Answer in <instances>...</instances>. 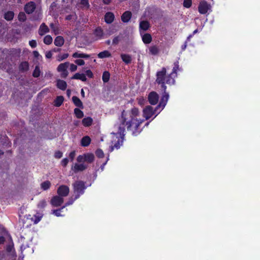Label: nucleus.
<instances>
[{"mask_svg":"<svg viewBox=\"0 0 260 260\" xmlns=\"http://www.w3.org/2000/svg\"><path fill=\"white\" fill-rule=\"evenodd\" d=\"M75 62L78 66H83L85 64V61L83 59H76Z\"/></svg>","mask_w":260,"mask_h":260,"instance_id":"obj_53","label":"nucleus"},{"mask_svg":"<svg viewBox=\"0 0 260 260\" xmlns=\"http://www.w3.org/2000/svg\"><path fill=\"white\" fill-rule=\"evenodd\" d=\"M120 41V37L119 36H116L114 38L112 41V44L113 45H117L119 43V42Z\"/></svg>","mask_w":260,"mask_h":260,"instance_id":"obj_51","label":"nucleus"},{"mask_svg":"<svg viewBox=\"0 0 260 260\" xmlns=\"http://www.w3.org/2000/svg\"><path fill=\"white\" fill-rule=\"evenodd\" d=\"M149 51V53L153 55H156L159 53V49L156 45L150 46Z\"/></svg>","mask_w":260,"mask_h":260,"instance_id":"obj_32","label":"nucleus"},{"mask_svg":"<svg viewBox=\"0 0 260 260\" xmlns=\"http://www.w3.org/2000/svg\"><path fill=\"white\" fill-rule=\"evenodd\" d=\"M115 18V16L112 12H107L104 17L105 21L107 24L112 23Z\"/></svg>","mask_w":260,"mask_h":260,"instance_id":"obj_13","label":"nucleus"},{"mask_svg":"<svg viewBox=\"0 0 260 260\" xmlns=\"http://www.w3.org/2000/svg\"><path fill=\"white\" fill-rule=\"evenodd\" d=\"M69 162V159L67 158H63L61 161V165L63 167H66Z\"/></svg>","mask_w":260,"mask_h":260,"instance_id":"obj_52","label":"nucleus"},{"mask_svg":"<svg viewBox=\"0 0 260 260\" xmlns=\"http://www.w3.org/2000/svg\"><path fill=\"white\" fill-rule=\"evenodd\" d=\"M93 34L96 37V40L102 39L104 35L103 30L101 27H98L94 29Z\"/></svg>","mask_w":260,"mask_h":260,"instance_id":"obj_14","label":"nucleus"},{"mask_svg":"<svg viewBox=\"0 0 260 260\" xmlns=\"http://www.w3.org/2000/svg\"><path fill=\"white\" fill-rule=\"evenodd\" d=\"M42 215L38 214L35 215L31 219L34 221V223H38L42 219Z\"/></svg>","mask_w":260,"mask_h":260,"instance_id":"obj_39","label":"nucleus"},{"mask_svg":"<svg viewBox=\"0 0 260 260\" xmlns=\"http://www.w3.org/2000/svg\"><path fill=\"white\" fill-rule=\"evenodd\" d=\"M47 205L46 202L45 200H42L39 202L38 204V208L39 209H44Z\"/></svg>","mask_w":260,"mask_h":260,"instance_id":"obj_44","label":"nucleus"},{"mask_svg":"<svg viewBox=\"0 0 260 260\" xmlns=\"http://www.w3.org/2000/svg\"><path fill=\"white\" fill-rule=\"evenodd\" d=\"M74 114L77 118H82L84 116L83 111L77 108L74 109Z\"/></svg>","mask_w":260,"mask_h":260,"instance_id":"obj_37","label":"nucleus"},{"mask_svg":"<svg viewBox=\"0 0 260 260\" xmlns=\"http://www.w3.org/2000/svg\"><path fill=\"white\" fill-rule=\"evenodd\" d=\"M159 100V95L155 91L150 92L148 96V101L152 105H156Z\"/></svg>","mask_w":260,"mask_h":260,"instance_id":"obj_9","label":"nucleus"},{"mask_svg":"<svg viewBox=\"0 0 260 260\" xmlns=\"http://www.w3.org/2000/svg\"><path fill=\"white\" fill-rule=\"evenodd\" d=\"M132 17V12L129 11H126L121 16V19L123 22L127 23L129 21Z\"/></svg>","mask_w":260,"mask_h":260,"instance_id":"obj_12","label":"nucleus"},{"mask_svg":"<svg viewBox=\"0 0 260 260\" xmlns=\"http://www.w3.org/2000/svg\"><path fill=\"white\" fill-rule=\"evenodd\" d=\"M56 86L60 90H65L67 87V84L64 80L58 79L57 80Z\"/></svg>","mask_w":260,"mask_h":260,"instance_id":"obj_16","label":"nucleus"},{"mask_svg":"<svg viewBox=\"0 0 260 260\" xmlns=\"http://www.w3.org/2000/svg\"><path fill=\"white\" fill-rule=\"evenodd\" d=\"M64 98L62 95L57 96L54 101V105L56 107H60L63 103Z\"/></svg>","mask_w":260,"mask_h":260,"instance_id":"obj_26","label":"nucleus"},{"mask_svg":"<svg viewBox=\"0 0 260 260\" xmlns=\"http://www.w3.org/2000/svg\"><path fill=\"white\" fill-rule=\"evenodd\" d=\"M33 55L35 57L37 58L39 56V53L37 51H34Z\"/></svg>","mask_w":260,"mask_h":260,"instance_id":"obj_62","label":"nucleus"},{"mask_svg":"<svg viewBox=\"0 0 260 260\" xmlns=\"http://www.w3.org/2000/svg\"><path fill=\"white\" fill-rule=\"evenodd\" d=\"M90 56L89 54L82 53H81V57H80V58H89L90 57Z\"/></svg>","mask_w":260,"mask_h":260,"instance_id":"obj_58","label":"nucleus"},{"mask_svg":"<svg viewBox=\"0 0 260 260\" xmlns=\"http://www.w3.org/2000/svg\"><path fill=\"white\" fill-rule=\"evenodd\" d=\"M87 166L83 164H75L73 170L75 172H77L79 171H83L85 170L87 168Z\"/></svg>","mask_w":260,"mask_h":260,"instance_id":"obj_18","label":"nucleus"},{"mask_svg":"<svg viewBox=\"0 0 260 260\" xmlns=\"http://www.w3.org/2000/svg\"><path fill=\"white\" fill-rule=\"evenodd\" d=\"M0 143L4 146H8V147H10L11 146V142L9 141L8 137L7 136H1V138H0Z\"/></svg>","mask_w":260,"mask_h":260,"instance_id":"obj_23","label":"nucleus"},{"mask_svg":"<svg viewBox=\"0 0 260 260\" xmlns=\"http://www.w3.org/2000/svg\"><path fill=\"white\" fill-rule=\"evenodd\" d=\"M74 192L76 194L75 199H78L80 195L83 194L86 188L85 183L82 181H77L73 185Z\"/></svg>","mask_w":260,"mask_h":260,"instance_id":"obj_5","label":"nucleus"},{"mask_svg":"<svg viewBox=\"0 0 260 260\" xmlns=\"http://www.w3.org/2000/svg\"><path fill=\"white\" fill-rule=\"evenodd\" d=\"M14 16V12L13 11H9L5 13L4 15V18L8 21H11L13 19Z\"/></svg>","mask_w":260,"mask_h":260,"instance_id":"obj_33","label":"nucleus"},{"mask_svg":"<svg viewBox=\"0 0 260 260\" xmlns=\"http://www.w3.org/2000/svg\"><path fill=\"white\" fill-rule=\"evenodd\" d=\"M91 143V139L88 136L83 137L81 140V145L83 147L88 146Z\"/></svg>","mask_w":260,"mask_h":260,"instance_id":"obj_17","label":"nucleus"},{"mask_svg":"<svg viewBox=\"0 0 260 260\" xmlns=\"http://www.w3.org/2000/svg\"><path fill=\"white\" fill-rule=\"evenodd\" d=\"M98 57L99 58H101V59L104 58H107V57H111V54L109 51L104 50L103 51L100 52L98 54Z\"/></svg>","mask_w":260,"mask_h":260,"instance_id":"obj_28","label":"nucleus"},{"mask_svg":"<svg viewBox=\"0 0 260 260\" xmlns=\"http://www.w3.org/2000/svg\"><path fill=\"white\" fill-rule=\"evenodd\" d=\"M73 57L74 58H80L81 57V53H79L77 52H75L72 55Z\"/></svg>","mask_w":260,"mask_h":260,"instance_id":"obj_59","label":"nucleus"},{"mask_svg":"<svg viewBox=\"0 0 260 260\" xmlns=\"http://www.w3.org/2000/svg\"><path fill=\"white\" fill-rule=\"evenodd\" d=\"M211 6L206 1H202L198 6L199 12L201 14H205L210 9Z\"/></svg>","mask_w":260,"mask_h":260,"instance_id":"obj_7","label":"nucleus"},{"mask_svg":"<svg viewBox=\"0 0 260 260\" xmlns=\"http://www.w3.org/2000/svg\"><path fill=\"white\" fill-rule=\"evenodd\" d=\"M29 45L30 46L31 48H34L37 47V43L36 40H32L31 41H29Z\"/></svg>","mask_w":260,"mask_h":260,"instance_id":"obj_49","label":"nucleus"},{"mask_svg":"<svg viewBox=\"0 0 260 260\" xmlns=\"http://www.w3.org/2000/svg\"><path fill=\"white\" fill-rule=\"evenodd\" d=\"M53 41L52 38L50 35L46 36L44 38V43L46 45H50Z\"/></svg>","mask_w":260,"mask_h":260,"instance_id":"obj_41","label":"nucleus"},{"mask_svg":"<svg viewBox=\"0 0 260 260\" xmlns=\"http://www.w3.org/2000/svg\"><path fill=\"white\" fill-rule=\"evenodd\" d=\"M77 160L78 162H85V155H79L77 158Z\"/></svg>","mask_w":260,"mask_h":260,"instance_id":"obj_46","label":"nucleus"},{"mask_svg":"<svg viewBox=\"0 0 260 260\" xmlns=\"http://www.w3.org/2000/svg\"><path fill=\"white\" fill-rule=\"evenodd\" d=\"M68 56H69L68 53H64L62 55H60L58 56V57H59L58 60L59 61L63 60L66 59L67 58H68Z\"/></svg>","mask_w":260,"mask_h":260,"instance_id":"obj_47","label":"nucleus"},{"mask_svg":"<svg viewBox=\"0 0 260 260\" xmlns=\"http://www.w3.org/2000/svg\"><path fill=\"white\" fill-rule=\"evenodd\" d=\"M69 66V62H68L60 63L57 67V70L59 72L67 71Z\"/></svg>","mask_w":260,"mask_h":260,"instance_id":"obj_27","label":"nucleus"},{"mask_svg":"<svg viewBox=\"0 0 260 260\" xmlns=\"http://www.w3.org/2000/svg\"><path fill=\"white\" fill-rule=\"evenodd\" d=\"M120 57L122 61L126 64H128L131 63L132 59L130 55L126 54H121Z\"/></svg>","mask_w":260,"mask_h":260,"instance_id":"obj_24","label":"nucleus"},{"mask_svg":"<svg viewBox=\"0 0 260 260\" xmlns=\"http://www.w3.org/2000/svg\"><path fill=\"white\" fill-rule=\"evenodd\" d=\"M77 69V66L74 64H70V70L71 72H75Z\"/></svg>","mask_w":260,"mask_h":260,"instance_id":"obj_55","label":"nucleus"},{"mask_svg":"<svg viewBox=\"0 0 260 260\" xmlns=\"http://www.w3.org/2000/svg\"><path fill=\"white\" fill-rule=\"evenodd\" d=\"M79 4L81 5V8L88 9L90 7L88 0H80Z\"/></svg>","mask_w":260,"mask_h":260,"instance_id":"obj_36","label":"nucleus"},{"mask_svg":"<svg viewBox=\"0 0 260 260\" xmlns=\"http://www.w3.org/2000/svg\"><path fill=\"white\" fill-rule=\"evenodd\" d=\"M57 6V4L56 3V2H53L52 3H51L50 6V8L52 10H53V9L54 8H55Z\"/></svg>","mask_w":260,"mask_h":260,"instance_id":"obj_61","label":"nucleus"},{"mask_svg":"<svg viewBox=\"0 0 260 260\" xmlns=\"http://www.w3.org/2000/svg\"><path fill=\"white\" fill-rule=\"evenodd\" d=\"M111 0H103V2L105 5H109L110 4Z\"/></svg>","mask_w":260,"mask_h":260,"instance_id":"obj_64","label":"nucleus"},{"mask_svg":"<svg viewBox=\"0 0 260 260\" xmlns=\"http://www.w3.org/2000/svg\"><path fill=\"white\" fill-rule=\"evenodd\" d=\"M142 41L144 44H149L152 41V37L149 34H145L142 37Z\"/></svg>","mask_w":260,"mask_h":260,"instance_id":"obj_31","label":"nucleus"},{"mask_svg":"<svg viewBox=\"0 0 260 260\" xmlns=\"http://www.w3.org/2000/svg\"><path fill=\"white\" fill-rule=\"evenodd\" d=\"M41 71L39 66L35 67V70L32 73V76L35 78H38L40 75Z\"/></svg>","mask_w":260,"mask_h":260,"instance_id":"obj_40","label":"nucleus"},{"mask_svg":"<svg viewBox=\"0 0 260 260\" xmlns=\"http://www.w3.org/2000/svg\"><path fill=\"white\" fill-rule=\"evenodd\" d=\"M70 189L68 186L62 185H60L57 189V193L58 196L61 197H66L69 194Z\"/></svg>","mask_w":260,"mask_h":260,"instance_id":"obj_11","label":"nucleus"},{"mask_svg":"<svg viewBox=\"0 0 260 260\" xmlns=\"http://www.w3.org/2000/svg\"><path fill=\"white\" fill-rule=\"evenodd\" d=\"M192 5V0H184L183 5L185 8H189Z\"/></svg>","mask_w":260,"mask_h":260,"instance_id":"obj_45","label":"nucleus"},{"mask_svg":"<svg viewBox=\"0 0 260 260\" xmlns=\"http://www.w3.org/2000/svg\"><path fill=\"white\" fill-rule=\"evenodd\" d=\"M65 208V206H62L61 208L55 210H53L52 213L54 214L55 216L57 217L61 216L62 215L61 214V212L63 209Z\"/></svg>","mask_w":260,"mask_h":260,"instance_id":"obj_42","label":"nucleus"},{"mask_svg":"<svg viewBox=\"0 0 260 260\" xmlns=\"http://www.w3.org/2000/svg\"><path fill=\"white\" fill-rule=\"evenodd\" d=\"M68 74H69V73L67 70L65 71L61 72V77L62 78H66L68 76Z\"/></svg>","mask_w":260,"mask_h":260,"instance_id":"obj_56","label":"nucleus"},{"mask_svg":"<svg viewBox=\"0 0 260 260\" xmlns=\"http://www.w3.org/2000/svg\"><path fill=\"white\" fill-rule=\"evenodd\" d=\"M181 69L179 68V61L178 60L174 62V67L171 73L167 74V69L165 67L161 68V70L158 71L156 73V78H158V75L164 74V80L166 81L167 84L170 86L175 84V78L177 77V72L180 71Z\"/></svg>","mask_w":260,"mask_h":260,"instance_id":"obj_2","label":"nucleus"},{"mask_svg":"<svg viewBox=\"0 0 260 260\" xmlns=\"http://www.w3.org/2000/svg\"><path fill=\"white\" fill-rule=\"evenodd\" d=\"M5 241L6 240L4 236H0V244H3L5 243Z\"/></svg>","mask_w":260,"mask_h":260,"instance_id":"obj_60","label":"nucleus"},{"mask_svg":"<svg viewBox=\"0 0 260 260\" xmlns=\"http://www.w3.org/2000/svg\"><path fill=\"white\" fill-rule=\"evenodd\" d=\"M123 112L125 113L126 121L130 122L131 123V130H132L133 126L134 125V129L133 130V134L137 135V134L140 133V131H139L138 129L142 121H139L137 120V119L135 118V117L137 116L139 114V109L135 107L131 109L130 115L131 118L129 120H127L128 118L127 117V112H125L124 110H123V111L122 112L121 116L122 115Z\"/></svg>","mask_w":260,"mask_h":260,"instance_id":"obj_4","label":"nucleus"},{"mask_svg":"<svg viewBox=\"0 0 260 260\" xmlns=\"http://www.w3.org/2000/svg\"><path fill=\"white\" fill-rule=\"evenodd\" d=\"M110 74L108 71H104L102 75V80L104 83H107L110 79Z\"/></svg>","mask_w":260,"mask_h":260,"instance_id":"obj_35","label":"nucleus"},{"mask_svg":"<svg viewBox=\"0 0 260 260\" xmlns=\"http://www.w3.org/2000/svg\"><path fill=\"white\" fill-rule=\"evenodd\" d=\"M186 47H187V41H185L184 44L183 45H182V46H181L182 50H184L186 49Z\"/></svg>","mask_w":260,"mask_h":260,"instance_id":"obj_63","label":"nucleus"},{"mask_svg":"<svg viewBox=\"0 0 260 260\" xmlns=\"http://www.w3.org/2000/svg\"><path fill=\"white\" fill-rule=\"evenodd\" d=\"M62 156V153L60 151H56L54 153V157L56 158H60Z\"/></svg>","mask_w":260,"mask_h":260,"instance_id":"obj_48","label":"nucleus"},{"mask_svg":"<svg viewBox=\"0 0 260 260\" xmlns=\"http://www.w3.org/2000/svg\"><path fill=\"white\" fill-rule=\"evenodd\" d=\"M29 69V63L27 61L21 62L19 66V70L21 72L27 71Z\"/></svg>","mask_w":260,"mask_h":260,"instance_id":"obj_20","label":"nucleus"},{"mask_svg":"<svg viewBox=\"0 0 260 260\" xmlns=\"http://www.w3.org/2000/svg\"><path fill=\"white\" fill-rule=\"evenodd\" d=\"M63 203V199L59 196H54L50 201V204L53 207L60 206Z\"/></svg>","mask_w":260,"mask_h":260,"instance_id":"obj_10","label":"nucleus"},{"mask_svg":"<svg viewBox=\"0 0 260 260\" xmlns=\"http://www.w3.org/2000/svg\"><path fill=\"white\" fill-rule=\"evenodd\" d=\"M164 74L160 75V74L158 75V78H156L155 82L158 84L160 85L162 93V96L160 102L159 104L157 105V108H161V110H162L164 107H165L169 98V93L167 92V86L166 84L167 82H166L165 80H164Z\"/></svg>","mask_w":260,"mask_h":260,"instance_id":"obj_3","label":"nucleus"},{"mask_svg":"<svg viewBox=\"0 0 260 260\" xmlns=\"http://www.w3.org/2000/svg\"><path fill=\"white\" fill-rule=\"evenodd\" d=\"M49 31V29L48 27L44 23H43L40 26L39 29V34L40 36H43Z\"/></svg>","mask_w":260,"mask_h":260,"instance_id":"obj_15","label":"nucleus"},{"mask_svg":"<svg viewBox=\"0 0 260 260\" xmlns=\"http://www.w3.org/2000/svg\"><path fill=\"white\" fill-rule=\"evenodd\" d=\"M150 27V24L147 21H142L140 23V28L144 31L147 30Z\"/></svg>","mask_w":260,"mask_h":260,"instance_id":"obj_29","label":"nucleus"},{"mask_svg":"<svg viewBox=\"0 0 260 260\" xmlns=\"http://www.w3.org/2000/svg\"><path fill=\"white\" fill-rule=\"evenodd\" d=\"M45 56L47 58H51L52 56V53L51 51L46 52Z\"/></svg>","mask_w":260,"mask_h":260,"instance_id":"obj_57","label":"nucleus"},{"mask_svg":"<svg viewBox=\"0 0 260 260\" xmlns=\"http://www.w3.org/2000/svg\"><path fill=\"white\" fill-rule=\"evenodd\" d=\"M85 155V161L91 163L94 159V156L92 153H86Z\"/></svg>","mask_w":260,"mask_h":260,"instance_id":"obj_30","label":"nucleus"},{"mask_svg":"<svg viewBox=\"0 0 260 260\" xmlns=\"http://www.w3.org/2000/svg\"><path fill=\"white\" fill-rule=\"evenodd\" d=\"M120 124L118 127V131L117 134L119 135V137L118 138L117 141L115 142L114 145L111 146V151H113L114 148L118 149L122 145L124 138V131L125 127H126L128 131L131 130V123L130 122L126 121L125 114L123 112L121 116L119 118Z\"/></svg>","mask_w":260,"mask_h":260,"instance_id":"obj_1","label":"nucleus"},{"mask_svg":"<svg viewBox=\"0 0 260 260\" xmlns=\"http://www.w3.org/2000/svg\"><path fill=\"white\" fill-rule=\"evenodd\" d=\"M95 155L99 158H103L104 157V153L103 150L101 149H98L95 151Z\"/></svg>","mask_w":260,"mask_h":260,"instance_id":"obj_43","label":"nucleus"},{"mask_svg":"<svg viewBox=\"0 0 260 260\" xmlns=\"http://www.w3.org/2000/svg\"><path fill=\"white\" fill-rule=\"evenodd\" d=\"M36 9V4L34 2L30 1L27 3L24 7L25 12L27 14H32Z\"/></svg>","mask_w":260,"mask_h":260,"instance_id":"obj_8","label":"nucleus"},{"mask_svg":"<svg viewBox=\"0 0 260 260\" xmlns=\"http://www.w3.org/2000/svg\"><path fill=\"white\" fill-rule=\"evenodd\" d=\"M64 43V40L62 36H57L54 40V45L57 47L62 46Z\"/></svg>","mask_w":260,"mask_h":260,"instance_id":"obj_19","label":"nucleus"},{"mask_svg":"<svg viewBox=\"0 0 260 260\" xmlns=\"http://www.w3.org/2000/svg\"><path fill=\"white\" fill-rule=\"evenodd\" d=\"M18 19L19 21L23 22L26 20V16L24 12H20L18 15Z\"/></svg>","mask_w":260,"mask_h":260,"instance_id":"obj_38","label":"nucleus"},{"mask_svg":"<svg viewBox=\"0 0 260 260\" xmlns=\"http://www.w3.org/2000/svg\"><path fill=\"white\" fill-rule=\"evenodd\" d=\"M72 101L76 107L80 108H83L82 102L78 97L76 96H73L72 97Z\"/></svg>","mask_w":260,"mask_h":260,"instance_id":"obj_22","label":"nucleus"},{"mask_svg":"<svg viewBox=\"0 0 260 260\" xmlns=\"http://www.w3.org/2000/svg\"><path fill=\"white\" fill-rule=\"evenodd\" d=\"M72 79H78L82 81L85 82L87 80V78L86 77V76L83 73H76L74 76L71 78Z\"/></svg>","mask_w":260,"mask_h":260,"instance_id":"obj_21","label":"nucleus"},{"mask_svg":"<svg viewBox=\"0 0 260 260\" xmlns=\"http://www.w3.org/2000/svg\"><path fill=\"white\" fill-rule=\"evenodd\" d=\"M85 76L86 75L88 77L90 78H92L93 77V74L92 71L90 70H87L85 71Z\"/></svg>","mask_w":260,"mask_h":260,"instance_id":"obj_50","label":"nucleus"},{"mask_svg":"<svg viewBox=\"0 0 260 260\" xmlns=\"http://www.w3.org/2000/svg\"><path fill=\"white\" fill-rule=\"evenodd\" d=\"M160 108H157V106L153 109L151 106H146L143 111V116L146 120L150 118L155 113H156Z\"/></svg>","mask_w":260,"mask_h":260,"instance_id":"obj_6","label":"nucleus"},{"mask_svg":"<svg viewBox=\"0 0 260 260\" xmlns=\"http://www.w3.org/2000/svg\"><path fill=\"white\" fill-rule=\"evenodd\" d=\"M51 186V183L49 181L47 180L43 182L41 184V187L43 190H48Z\"/></svg>","mask_w":260,"mask_h":260,"instance_id":"obj_34","label":"nucleus"},{"mask_svg":"<svg viewBox=\"0 0 260 260\" xmlns=\"http://www.w3.org/2000/svg\"><path fill=\"white\" fill-rule=\"evenodd\" d=\"M93 120L90 117L84 118L82 120V124L85 127H88L91 125Z\"/></svg>","mask_w":260,"mask_h":260,"instance_id":"obj_25","label":"nucleus"},{"mask_svg":"<svg viewBox=\"0 0 260 260\" xmlns=\"http://www.w3.org/2000/svg\"><path fill=\"white\" fill-rule=\"evenodd\" d=\"M76 152L75 151H71L69 154V157L71 161H73L75 157Z\"/></svg>","mask_w":260,"mask_h":260,"instance_id":"obj_54","label":"nucleus"}]
</instances>
